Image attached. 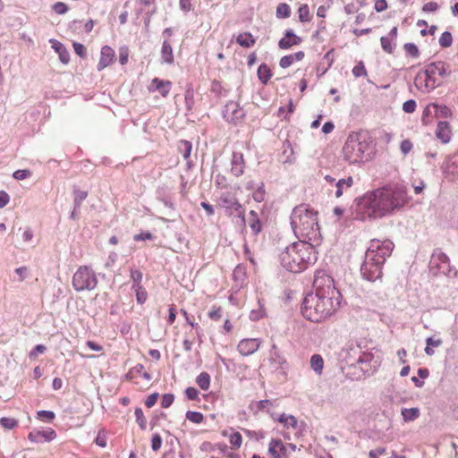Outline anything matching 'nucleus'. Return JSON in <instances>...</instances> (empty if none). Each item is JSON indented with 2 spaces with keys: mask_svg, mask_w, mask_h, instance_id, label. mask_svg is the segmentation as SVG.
I'll list each match as a JSON object with an SVG mask.
<instances>
[{
  "mask_svg": "<svg viewBox=\"0 0 458 458\" xmlns=\"http://www.w3.org/2000/svg\"><path fill=\"white\" fill-rule=\"evenodd\" d=\"M134 413H135V417H136V421L139 424L140 428L142 430L146 429L147 421H146V419L144 417V413H143L142 409L140 408V407L136 408Z\"/></svg>",
  "mask_w": 458,
  "mask_h": 458,
  "instance_id": "obj_46",
  "label": "nucleus"
},
{
  "mask_svg": "<svg viewBox=\"0 0 458 458\" xmlns=\"http://www.w3.org/2000/svg\"><path fill=\"white\" fill-rule=\"evenodd\" d=\"M379 364L380 360L378 357H375L371 352H361L360 349L358 365H360L361 371L364 373H369L371 370H375Z\"/></svg>",
  "mask_w": 458,
  "mask_h": 458,
  "instance_id": "obj_13",
  "label": "nucleus"
},
{
  "mask_svg": "<svg viewBox=\"0 0 458 458\" xmlns=\"http://www.w3.org/2000/svg\"><path fill=\"white\" fill-rule=\"evenodd\" d=\"M55 417V413L51 411L41 410L38 411V418L42 420L51 421Z\"/></svg>",
  "mask_w": 458,
  "mask_h": 458,
  "instance_id": "obj_51",
  "label": "nucleus"
},
{
  "mask_svg": "<svg viewBox=\"0 0 458 458\" xmlns=\"http://www.w3.org/2000/svg\"><path fill=\"white\" fill-rule=\"evenodd\" d=\"M264 316H265V310H264L263 306L260 304V302L259 301V309L252 310L250 312V318L252 321H257V320L260 319L261 318H263Z\"/></svg>",
  "mask_w": 458,
  "mask_h": 458,
  "instance_id": "obj_48",
  "label": "nucleus"
},
{
  "mask_svg": "<svg viewBox=\"0 0 458 458\" xmlns=\"http://www.w3.org/2000/svg\"><path fill=\"white\" fill-rule=\"evenodd\" d=\"M115 53L112 47L109 46H104L101 48L100 52V59L97 65L98 71H102L108 65H110L114 58Z\"/></svg>",
  "mask_w": 458,
  "mask_h": 458,
  "instance_id": "obj_17",
  "label": "nucleus"
},
{
  "mask_svg": "<svg viewBox=\"0 0 458 458\" xmlns=\"http://www.w3.org/2000/svg\"><path fill=\"white\" fill-rule=\"evenodd\" d=\"M408 200L405 187L394 184L367 192L356 199L351 208L355 219H377L401 208Z\"/></svg>",
  "mask_w": 458,
  "mask_h": 458,
  "instance_id": "obj_1",
  "label": "nucleus"
},
{
  "mask_svg": "<svg viewBox=\"0 0 458 458\" xmlns=\"http://www.w3.org/2000/svg\"><path fill=\"white\" fill-rule=\"evenodd\" d=\"M74 52L80 56V57H85L87 55V49L81 43L79 42H73L72 44Z\"/></svg>",
  "mask_w": 458,
  "mask_h": 458,
  "instance_id": "obj_57",
  "label": "nucleus"
},
{
  "mask_svg": "<svg viewBox=\"0 0 458 458\" xmlns=\"http://www.w3.org/2000/svg\"><path fill=\"white\" fill-rule=\"evenodd\" d=\"M162 445V437L159 434H154L151 438V448L153 451L157 452L161 448Z\"/></svg>",
  "mask_w": 458,
  "mask_h": 458,
  "instance_id": "obj_54",
  "label": "nucleus"
},
{
  "mask_svg": "<svg viewBox=\"0 0 458 458\" xmlns=\"http://www.w3.org/2000/svg\"><path fill=\"white\" fill-rule=\"evenodd\" d=\"M359 354L360 346H352L344 348L340 355L346 366L354 367L358 364Z\"/></svg>",
  "mask_w": 458,
  "mask_h": 458,
  "instance_id": "obj_15",
  "label": "nucleus"
},
{
  "mask_svg": "<svg viewBox=\"0 0 458 458\" xmlns=\"http://www.w3.org/2000/svg\"><path fill=\"white\" fill-rule=\"evenodd\" d=\"M56 437V433L54 429L48 428L42 431H31L28 435V438L30 442L40 443V442H50Z\"/></svg>",
  "mask_w": 458,
  "mask_h": 458,
  "instance_id": "obj_16",
  "label": "nucleus"
},
{
  "mask_svg": "<svg viewBox=\"0 0 458 458\" xmlns=\"http://www.w3.org/2000/svg\"><path fill=\"white\" fill-rule=\"evenodd\" d=\"M245 116V112L237 102L229 101L223 109V117L229 123H236Z\"/></svg>",
  "mask_w": 458,
  "mask_h": 458,
  "instance_id": "obj_12",
  "label": "nucleus"
},
{
  "mask_svg": "<svg viewBox=\"0 0 458 458\" xmlns=\"http://www.w3.org/2000/svg\"><path fill=\"white\" fill-rule=\"evenodd\" d=\"M276 420L280 423L284 424L287 428H297L298 427V421L293 415H286L285 413H283Z\"/></svg>",
  "mask_w": 458,
  "mask_h": 458,
  "instance_id": "obj_33",
  "label": "nucleus"
},
{
  "mask_svg": "<svg viewBox=\"0 0 458 458\" xmlns=\"http://www.w3.org/2000/svg\"><path fill=\"white\" fill-rule=\"evenodd\" d=\"M185 416L187 420L196 424L201 423L204 420L203 414L199 411H188Z\"/></svg>",
  "mask_w": 458,
  "mask_h": 458,
  "instance_id": "obj_40",
  "label": "nucleus"
},
{
  "mask_svg": "<svg viewBox=\"0 0 458 458\" xmlns=\"http://www.w3.org/2000/svg\"><path fill=\"white\" fill-rule=\"evenodd\" d=\"M414 85L420 91L428 93L441 86V82H436L434 80H431L430 77L426 74V71L422 70L416 74Z\"/></svg>",
  "mask_w": 458,
  "mask_h": 458,
  "instance_id": "obj_11",
  "label": "nucleus"
},
{
  "mask_svg": "<svg viewBox=\"0 0 458 458\" xmlns=\"http://www.w3.org/2000/svg\"><path fill=\"white\" fill-rule=\"evenodd\" d=\"M72 283L76 292L91 291L97 287L98 279L89 267L81 266L74 273Z\"/></svg>",
  "mask_w": 458,
  "mask_h": 458,
  "instance_id": "obj_7",
  "label": "nucleus"
},
{
  "mask_svg": "<svg viewBox=\"0 0 458 458\" xmlns=\"http://www.w3.org/2000/svg\"><path fill=\"white\" fill-rule=\"evenodd\" d=\"M46 346L43 345V344H37L33 350L30 351L29 356L30 358H34L36 356H38V354H41L43 352H45L46 351Z\"/></svg>",
  "mask_w": 458,
  "mask_h": 458,
  "instance_id": "obj_62",
  "label": "nucleus"
},
{
  "mask_svg": "<svg viewBox=\"0 0 458 458\" xmlns=\"http://www.w3.org/2000/svg\"><path fill=\"white\" fill-rule=\"evenodd\" d=\"M0 425L5 429H13L18 425V422L13 418L4 417L0 419Z\"/></svg>",
  "mask_w": 458,
  "mask_h": 458,
  "instance_id": "obj_47",
  "label": "nucleus"
},
{
  "mask_svg": "<svg viewBox=\"0 0 458 458\" xmlns=\"http://www.w3.org/2000/svg\"><path fill=\"white\" fill-rule=\"evenodd\" d=\"M403 49L406 55L411 57L417 58L420 55L419 48L414 43H405Z\"/></svg>",
  "mask_w": 458,
  "mask_h": 458,
  "instance_id": "obj_42",
  "label": "nucleus"
},
{
  "mask_svg": "<svg viewBox=\"0 0 458 458\" xmlns=\"http://www.w3.org/2000/svg\"><path fill=\"white\" fill-rule=\"evenodd\" d=\"M312 242H297L287 246L280 254L281 265L290 272L300 273L318 259V252Z\"/></svg>",
  "mask_w": 458,
  "mask_h": 458,
  "instance_id": "obj_5",
  "label": "nucleus"
},
{
  "mask_svg": "<svg viewBox=\"0 0 458 458\" xmlns=\"http://www.w3.org/2000/svg\"><path fill=\"white\" fill-rule=\"evenodd\" d=\"M429 269L435 276H448L451 272V265L448 256L438 249L435 250L430 259Z\"/></svg>",
  "mask_w": 458,
  "mask_h": 458,
  "instance_id": "obj_9",
  "label": "nucleus"
},
{
  "mask_svg": "<svg viewBox=\"0 0 458 458\" xmlns=\"http://www.w3.org/2000/svg\"><path fill=\"white\" fill-rule=\"evenodd\" d=\"M416 106V101L413 99H409L403 103V110L407 114H411L415 111Z\"/></svg>",
  "mask_w": 458,
  "mask_h": 458,
  "instance_id": "obj_53",
  "label": "nucleus"
},
{
  "mask_svg": "<svg viewBox=\"0 0 458 458\" xmlns=\"http://www.w3.org/2000/svg\"><path fill=\"white\" fill-rule=\"evenodd\" d=\"M393 249L394 243L390 240H371L360 266L362 278L369 282L381 281L383 266Z\"/></svg>",
  "mask_w": 458,
  "mask_h": 458,
  "instance_id": "obj_4",
  "label": "nucleus"
},
{
  "mask_svg": "<svg viewBox=\"0 0 458 458\" xmlns=\"http://www.w3.org/2000/svg\"><path fill=\"white\" fill-rule=\"evenodd\" d=\"M196 383L200 389L207 391L210 386V376L207 372H201L196 378Z\"/></svg>",
  "mask_w": 458,
  "mask_h": 458,
  "instance_id": "obj_38",
  "label": "nucleus"
},
{
  "mask_svg": "<svg viewBox=\"0 0 458 458\" xmlns=\"http://www.w3.org/2000/svg\"><path fill=\"white\" fill-rule=\"evenodd\" d=\"M426 74L436 82L443 83L442 79L451 74L449 65L443 61L431 62L425 66Z\"/></svg>",
  "mask_w": 458,
  "mask_h": 458,
  "instance_id": "obj_10",
  "label": "nucleus"
},
{
  "mask_svg": "<svg viewBox=\"0 0 458 458\" xmlns=\"http://www.w3.org/2000/svg\"><path fill=\"white\" fill-rule=\"evenodd\" d=\"M184 100L187 111H191L194 106V90L191 84L187 85Z\"/></svg>",
  "mask_w": 458,
  "mask_h": 458,
  "instance_id": "obj_36",
  "label": "nucleus"
},
{
  "mask_svg": "<svg viewBox=\"0 0 458 458\" xmlns=\"http://www.w3.org/2000/svg\"><path fill=\"white\" fill-rule=\"evenodd\" d=\"M87 196V191H81L79 189L74 190V206L76 208H80L82 201L86 199Z\"/></svg>",
  "mask_w": 458,
  "mask_h": 458,
  "instance_id": "obj_41",
  "label": "nucleus"
},
{
  "mask_svg": "<svg viewBox=\"0 0 458 458\" xmlns=\"http://www.w3.org/2000/svg\"><path fill=\"white\" fill-rule=\"evenodd\" d=\"M402 416L405 422L413 421L420 416L419 408H403L402 409Z\"/></svg>",
  "mask_w": 458,
  "mask_h": 458,
  "instance_id": "obj_35",
  "label": "nucleus"
},
{
  "mask_svg": "<svg viewBox=\"0 0 458 458\" xmlns=\"http://www.w3.org/2000/svg\"><path fill=\"white\" fill-rule=\"evenodd\" d=\"M298 17L300 21L306 22L310 20V9L307 4H301L298 9Z\"/></svg>",
  "mask_w": 458,
  "mask_h": 458,
  "instance_id": "obj_43",
  "label": "nucleus"
},
{
  "mask_svg": "<svg viewBox=\"0 0 458 458\" xmlns=\"http://www.w3.org/2000/svg\"><path fill=\"white\" fill-rule=\"evenodd\" d=\"M291 226L299 241L312 242L315 246L320 244L321 233L318 222V212L308 205L301 204L293 209Z\"/></svg>",
  "mask_w": 458,
  "mask_h": 458,
  "instance_id": "obj_3",
  "label": "nucleus"
},
{
  "mask_svg": "<svg viewBox=\"0 0 458 458\" xmlns=\"http://www.w3.org/2000/svg\"><path fill=\"white\" fill-rule=\"evenodd\" d=\"M272 76L270 68L266 64H262L258 68V77L262 84L266 85L269 81Z\"/></svg>",
  "mask_w": 458,
  "mask_h": 458,
  "instance_id": "obj_31",
  "label": "nucleus"
},
{
  "mask_svg": "<svg viewBox=\"0 0 458 458\" xmlns=\"http://www.w3.org/2000/svg\"><path fill=\"white\" fill-rule=\"evenodd\" d=\"M291 15V8L287 4H279L276 7V17L277 18H288Z\"/></svg>",
  "mask_w": 458,
  "mask_h": 458,
  "instance_id": "obj_39",
  "label": "nucleus"
},
{
  "mask_svg": "<svg viewBox=\"0 0 458 458\" xmlns=\"http://www.w3.org/2000/svg\"><path fill=\"white\" fill-rule=\"evenodd\" d=\"M162 61L165 64H171L174 63V53L171 44L168 40H164L161 49Z\"/></svg>",
  "mask_w": 458,
  "mask_h": 458,
  "instance_id": "obj_26",
  "label": "nucleus"
},
{
  "mask_svg": "<svg viewBox=\"0 0 458 458\" xmlns=\"http://www.w3.org/2000/svg\"><path fill=\"white\" fill-rule=\"evenodd\" d=\"M249 226L252 230L253 233L257 235L261 231V223L259 218L258 213L254 210H250L248 218Z\"/></svg>",
  "mask_w": 458,
  "mask_h": 458,
  "instance_id": "obj_27",
  "label": "nucleus"
},
{
  "mask_svg": "<svg viewBox=\"0 0 458 458\" xmlns=\"http://www.w3.org/2000/svg\"><path fill=\"white\" fill-rule=\"evenodd\" d=\"M153 238H154V235L149 232H142V233L135 234L133 236V239L136 242L145 241V240H152Z\"/></svg>",
  "mask_w": 458,
  "mask_h": 458,
  "instance_id": "obj_61",
  "label": "nucleus"
},
{
  "mask_svg": "<svg viewBox=\"0 0 458 458\" xmlns=\"http://www.w3.org/2000/svg\"><path fill=\"white\" fill-rule=\"evenodd\" d=\"M218 205L225 209L229 215H233L235 212L236 216L241 217L242 222L245 221L244 210L234 192L228 190L222 191L218 198Z\"/></svg>",
  "mask_w": 458,
  "mask_h": 458,
  "instance_id": "obj_8",
  "label": "nucleus"
},
{
  "mask_svg": "<svg viewBox=\"0 0 458 458\" xmlns=\"http://www.w3.org/2000/svg\"><path fill=\"white\" fill-rule=\"evenodd\" d=\"M283 148H284L283 154L285 156L284 162H289V163L293 162V149L291 142L289 140H285L283 143Z\"/></svg>",
  "mask_w": 458,
  "mask_h": 458,
  "instance_id": "obj_44",
  "label": "nucleus"
},
{
  "mask_svg": "<svg viewBox=\"0 0 458 458\" xmlns=\"http://www.w3.org/2000/svg\"><path fill=\"white\" fill-rule=\"evenodd\" d=\"M174 401V395L173 394H165L161 399V406L163 408H169Z\"/></svg>",
  "mask_w": 458,
  "mask_h": 458,
  "instance_id": "obj_52",
  "label": "nucleus"
},
{
  "mask_svg": "<svg viewBox=\"0 0 458 458\" xmlns=\"http://www.w3.org/2000/svg\"><path fill=\"white\" fill-rule=\"evenodd\" d=\"M261 344L259 338H246L239 342L237 349L242 356H249L256 352Z\"/></svg>",
  "mask_w": 458,
  "mask_h": 458,
  "instance_id": "obj_14",
  "label": "nucleus"
},
{
  "mask_svg": "<svg viewBox=\"0 0 458 458\" xmlns=\"http://www.w3.org/2000/svg\"><path fill=\"white\" fill-rule=\"evenodd\" d=\"M157 398H158L157 393L149 394L145 400V405L148 408H151L152 406H154L156 404Z\"/></svg>",
  "mask_w": 458,
  "mask_h": 458,
  "instance_id": "obj_64",
  "label": "nucleus"
},
{
  "mask_svg": "<svg viewBox=\"0 0 458 458\" xmlns=\"http://www.w3.org/2000/svg\"><path fill=\"white\" fill-rule=\"evenodd\" d=\"M171 88L172 83L170 81H164L158 78H154L151 81L149 90H157L162 95V97L165 98L169 94Z\"/></svg>",
  "mask_w": 458,
  "mask_h": 458,
  "instance_id": "obj_22",
  "label": "nucleus"
},
{
  "mask_svg": "<svg viewBox=\"0 0 458 458\" xmlns=\"http://www.w3.org/2000/svg\"><path fill=\"white\" fill-rule=\"evenodd\" d=\"M352 74L357 78L367 75V71L362 62H360L352 68Z\"/></svg>",
  "mask_w": 458,
  "mask_h": 458,
  "instance_id": "obj_50",
  "label": "nucleus"
},
{
  "mask_svg": "<svg viewBox=\"0 0 458 458\" xmlns=\"http://www.w3.org/2000/svg\"><path fill=\"white\" fill-rule=\"evenodd\" d=\"M380 43L382 49L387 54H392L396 47V41L389 39L386 36L381 37Z\"/></svg>",
  "mask_w": 458,
  "mask_h": 458,
  "instance_id": "obj_37",
  "label": "nucleus"
},
{
  "mask_svg": "<svg viewBox=\"0 0 458 458\" xmlns=\"http://www.w3.org/2000/svg\"><path fill=\"white\" fill-rule=\"evenodd\" d=\"M452 130L448 122L446 121H439L436 129V137L442 143H448L451 140Z\"/></svg>",
  "mask_w": 458,
  "mask_h": 458,
  "instance_id": "obj_19",
  "label": "nucleus"
},
{
  "mask_svg": "<svg viewBox=\"0 0 458 458\" xmlns=\"http://www.w3.org/2000/svg\"><path fill=\"white\" fill-rule=\"evenodd\" d=\"M30 170H27V169H19V170H16L13 176V178H15L16 180H24L26 178H28L30 175Z\"/></svg>",
  "mask_w": 458,
  "mask_h": 458,
  "instance_id": "obj_59",
  "label": "nucleus"
},
{
  "mask_svg": "<svg viewBox=\"0 0 458 458\" xmlns=\"http://www.w3.org/2000/svg\"><path fill=\"white\" fill-rule=\"evenodd\" d=\"M230 444L234 448H239L242 445V435L239 432H234L231 434L229 437Z\"/></svg>",
  "mask_w": 458,
  "mask_h": 458,
  "instance_id": "obj_49",
  "label": "nucleus"
},
{
  "mask_svg": "<svg viewBox=\"0 0 458 458\" xmlns=\"http://www.w3.org/2000/svg\"><path fill=\"white\" fill-rule=\"evenodd\" d=\"M314 293H308L301 304L303 317L319 323L331 317L340 307L341 293L335 286L334 279L325 270L315 273Z\"/></svg>",
  "mask_w": 458,
  "mask_h": 458,
  "instance_id": "obj_2",
  "label": "nucleus"
},
{
  "mask_svg": "<svg viewBox=\"0 0 458 458\" xmlns=\"http://www.w3.org/2000/svg\"><path fill=\"white\" fill-rule=\"evenodd\" d=\"M136 293V300L139 304H143L147 301L148 293L144 287L140 288V290H133Z\"/></svg>",
  "mask_w": 458,
  "mask_h": 458,
  "instance_id": "obj_55",
  "label": "nucleus"
},
{
  "mask_svg": "<svg viewBox=\"0 0 458 458\" xmlns=\"http://www.w3.org/2000/svg\"><path fill=\"white\" fill-rule=\"evenodd\" d=\"M236 42L243 47L249 48L252 47L256 40L250 32L240 33L236 38Z\"/></svg>",
  "mask_w": 458,
  "mask_h": 458,
  "instance_id": "obj_28",
  "label": "nucleus"
},
{
  "mask_svg": "<svg viewBox=\"0 0 458 458\" xmlns=\"http://www.w3.org/2000/svg\"><path fill=\"white\" fill-rule=\"evenodd\" d=\"M369 148V136L365 131L351 132L343 148V155L349 164H357L362 161Z\"/></svg>",
  "mask_w": 458,
  "mask_h": 458,
  "instance_id": "obj_6",
  "label": "nucleus"
},
{
  "mask_svg": "<svg viewBox=\"0 0 458 458\" xmlns=\"http://www.w3.org/2000/svg\"><path fill=\"white\" fill-rule=\"evenodd\" d=\"M185 394L189 400H196L199 396V390L190 386L185 389Z\"/></svg>",
  "mask_w": 458,
  "mask_h": 458,
  "instance_id": "obj_60",
  "label": "nucleus"
},
{
  "mask_svg": "<svg viewBox=\"0 0 458 458\" xmlns=\"http://www.w3.org/2000/svg\"><path fill=\"white\" fill-rule=\"evenodd\" d=\"M178 152L182 154L185 160H188L191 157L192 144L191 141L186 140H181L177 144Z\"/></svg>",
  "mask_w": 458,
  "mask_h": 458,
  "instance_id": "obj_30",
  "label": "nucleus"
},
{
  "mask_svg": "<svg viewBox=\"0 0 458 458\" xmlns=\"http://www.w3.org/2000/svg\"><path fill=\"white\" fill-rule=\"evenodd\" d=\"M231 165V172L234 176L239 177L243 174L245 165L242 153H233Z\"/></svg>",
  "mask_w": 458,
  "mask_h": 458,
  "instance_id": "obj_20",
  "label": "nucleus"
},
{
  "mask_svg": "<svg viewBox=\"0 0 458 458\" xmlns=\"http://www.w3.org/2000/svg\"><path fill=\"white\" fill-rule=\"evenodd\" d=\"M52 48L58 54L59 60L64 64H67L70 61V54L63 43L56 39L49 40Z\"/></svg>",
  "mask_w": 458,
  "mask_h": 458,
  "instance_id": "obj_23",
  "label": "nucleus"
},
{
  "mask_svg": "<svg viewBox=\"0 0 458 458\" xmlns=\"http://www.w3.org/2000/svg\"><path fill=\"white\" fill-rule=\"evenodd\" d=\"M294 63L292 55L283 56L279 61V65L281 68H288Z\"/></svg>",
  "mask_w": 458,
  "mask_h": 458,
  "instance_id": "obj_58",
  "label": "nucleus"
},
{
  "mask_svg": "<svg viewBox=\"0 0 458 458\" xmlns=\"http://www.w3.org/2000/svg\"><path fill=\"white\" fill-rule=\"evenodd\" d=\"M301 42V38L295 35L292 30H286L284 37L278 42V47L281 49H289L293 46H298Z\"/></svg>",
  "mask_w": 458,
  "mask_h": 458,
  "instance_id": "obj_18",
  "label": "nucleus"
},
{
  "mask_svg": "<svg viewBox=\"0 0 458 458\" xmlns=\"http://www.w3.org/2000/svg\"><path fill=\"white\" fill-rule=\"evenodd\" d=\"M157 199L161 201L165 207L168 208L171 210H174V203L165 187H160L157 191Z\"/></svg>",
  "mask_w": 458,
  "mask_h": 458,
  "instance_id": "obj_25",
  "label": "nucleus"
},
{
  "mask_svg": "<svg viewBox=\"0 0 458 458\" xmlns=\"http://www.w3.org/2000/svg\"><path fill=\"white\" fill-rule=\"evenodd\" d=\"M268 452L273 458H282L287 454V447L280 439H271L268 445Z\"/></svg>",
  "mask_w": 458,
  "mask_h": 458,
  "instance_id": "obj_21",
  "label": "nucleus"
},
{
  "mask_svg": "<svg viewBox=\"0 0 458 458\" xmlns=\"http://www.w3.org/2000/svg\"><path fill=\"white\" fill-rule=\"evenodd\" d=\"M253 199L257 202H261L264 200L265 198V191L263 189V186L257 189L252 195Z\"/></svg>",
  "mask_w": 458,
  "mask_h": 458,
  "instance_id": "obj_63",
  "label": "nucleus"
},
{
  "mask_svg": "<svg viewBox=\"0 0 458 458\" xmlns=\"http://www.w3.org/2000/svg\"><path fill=\"white\" fill-rule=\"evenodd\" d=\"M438 42L442 47H449L453 43L452 34L449 31L443 32L439 38Z\"/></svg>",
  "mask_w": 458,
  "mask_h": 458,
  "instance_id": "obj_45",
  "label": "nucleus"
},
{
  "mask_svg": "<svg viewBox=\"0 0 458 458\" xmlns=\"http://www.w3.org/2000/svg\"><path fill=\"white\" fill-rule=\"evenodd\" d=\"M310 367L315 373L320 375L324 368V360L319 354H313L310 357Z\"/></svg>",
  "mask_w": 458,
  "mask_h": 458,
  "instance_id": "obj_32",
  "label": "nucleus"
},
{
  "mask_svg": "<svg viewBox=\"0 0 458 458\" xmlns=\"http://www.w3.org/2000/svg\"><path fill=\"white\" fill-rule=\"evenodd\" d=\"M443 173L447 178L454 179L458 176V165L455 161H448L442 166Z\"/></svg>",
  "mask_w": 458,
  "mask_h": 458,
  "instance_id": "obj_29",
  "label": "nucleus"
},
{
  "mask_svg": "<svg viewBox=\"0 0 458 458\" xmlns=\"http://www.w3.org/2000/svg\"><path fill=\"white\" fill-rule=\"evenodd\" d=\"M131 279L132 281L131 289L140 290L143 287L141 284L143 275L139 269H131Z\"/></svg>",
  "mask_w": 458,
  "mask_h": 458,
  "instance_id": "obj_34",
  "label": "nucleus"
},
{
  "mask_svg": "<svg viewBox=\"0 0 458 458\" xmlns=\"http://www.w3.org/2000/svg\"><path fill=\"white\" fill-rule=\"evenodd\" d=\"M352 184L353 179L352 176L337 180V182L335 183V196L336 198H340L344 194V191L350 189Z\"/></svg>",
  "mask_w": 458,
  "mask_h": 458,
  "instance_id": "obj_24",
  "label": "nucleus"
},
{
  "mask_svg": "<svg viewBox=\"0 0 458 458\" xmlns=\"http://www.w3.org/2000/svg\"><path fill=\"white\" fill-rule=\"evenodd\" d=\"M53 11L57 14H64L68 11V6L63 2H56L53 5Z\"/></svg>",
  "mask_w": 458,
  "mask_h": 458,
  "instance_id": "obj_56",
  "label": "nucleus"
}]
</instances>
